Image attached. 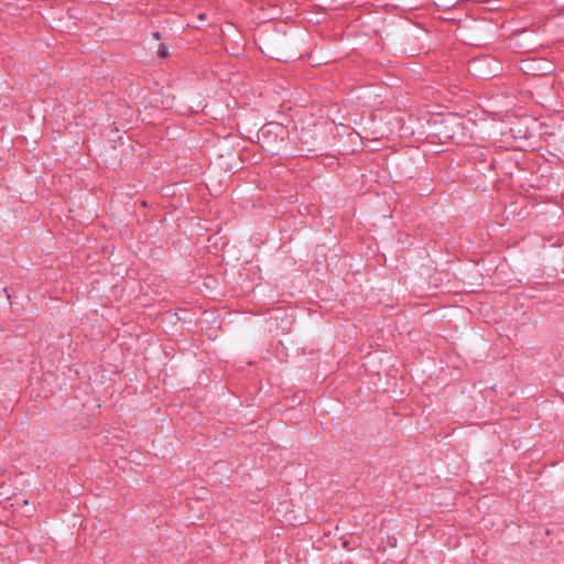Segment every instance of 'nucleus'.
<instances>
[{"mask_svg":"<svg viewBox=\"0 0 564 564\" xmlns=\"http://www.w3.org/2000/svg\"><path fill=\"white\" fill-rule=\"evenodd\" d=\"M445 133L447 134L448 138H453L456 134V131L453 129H448Z\"/></svg>","mask_w":564,"mask_h":564,"instance_id":"f03ea898","label":"nucleus"},{"mask_svg":"<svg viewBox=\"0 0 564 564\" xmlns=\"http://www.w3.org/2000/svg\"><path fill=\"white\" fill-rule=\"evenodd\" d=\"M166 54H167L166 47L160 46L159 55L160 56H166Z\"/></svg>","mask_w":564,"mask_h":564,"instance_id":"f257e3e1","label":"nucleus"}]
</instances>
